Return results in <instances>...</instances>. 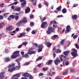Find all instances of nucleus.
<instances>
[{"label": "nucleus", "instance_id": "28", "mask_svg": "<svg viewBox=\"0 0 79 79\" xmlns=\"http://www.w3.org/2000/svg\"><path fill=\"white\" fill-rule=\"evenodd\" d=\"M43 56H39L38 58H37L36 60V61H39V60H41L42 59V57Z\"/></svg>", "mask_w": 79, "mask_h": 79}, {"label": "nucleus", "instance_id": "57", "mask_svg": "<svg viewBox=\"0 0 79 79\" xmlns=\"http://www.w3.org/2000/svg\"><path fill=\"white\" fill-rule=\"evenodd\" d=\"M21 53L22 55H24V52L22 51L21 52Z\"/></svg>", "mask_w": 79, "mask_h": 79}, {"label": "nucleus", "instance_id": "30", "mask_svg": "<svg viewBox=\"0 0 79 79\" xmlns=\"http://www.w3.org/2000/svg\"><path fill=\"white\" fill-rule=\"evenodd\" d=\"M15 11H21V8L20 7H18L16 8L15 10Z\"/></svg>", "mask_w": 79, "mask_h": 79}, {"label": "nucleus", "instance_id": "46", "mask_svg": "<svg viewBox=\"0 0 79 79\" xmlns=\"http://www.w3.org/2000/svg\"><path fill=\"white\" fill-rule=\"evenodd\" d=\"M75 46H76V48H79V46H78V45H77V43L76 44Z\"/></svg>", "mask_w": 79, "mask_h": 79}, {"label": "nucleus", "instance_id": "56", "mask_svg": "<svg viewBox=\"0 0 79 79\" xmlns=\"http://www.w3.org/2000/svg\"><path fill=\"white\" fill-rule=\"evenodd\" d=\"M47 69H48V68H47V69H45V68H43V71H47Z\"/></svg>", "mask_w": 79, "mask_h": 79}, {"label": "nucleus", "instance_id": "48", "mask_svg": "<svg viewBox=\"0 0 79 79\" xmlns=\"http://www.w3.org/2000/svg\"><path fill=\"white\" fill-rule=\"evenodd\" d=\"M63 16L62 15H59L57 16V18H63Z\"/></svg>", "mask_w": 79, "mask_h": 79}, {"label": "nucleus", "instance_id": "31", "mask_svg": "<svg viewBox=\"0 0 79 79\" xmlns=\"http://www.w3.org/2000/svg\"><path fill=\"white\" fill-rule=\"evenodd\" d=\"M10 18H11L12 19H14L15 18V16L14 15H10L9 16Z\"/></svg>", "mask_w": 79, "mask_h": 79}, {"label": "nucleus", "instance_id": "60", "mask_svg": "<svg viewBox=\"0 0 79 79\" xmlns=\"http://www.w3.org/2000/svg\"><path fill=\"white\" fill-rule=\"evenodd\" d=\"M22 46H23V45L22 44H21L19 45V46L18 47V48H21V47H22Z\"/></svg>", "mask_w": 79, "mask_h": 79}, {"label": "nucleus", "instance_id": "50", "mask_svg": "<svg viewBox=\"0 0 79 79\" xmlns=\"http://www.w3.org/2000/svg\"><path fill=\"white\" fill-rule=\"evenodd\" d=\"M29 62H25L24 65H29Z\"/></svg>", "mask_w": 79, "mask_h": 79}, {"label": "nucleus", "instance_id": "16", "mask_svg": "<svg viewBox=\"0 0 79 79\" xmlns=\"http://www.w3.org/2000/svg\"><path fill=\"white\" fill-rule=\"evenodd\" d=\"M23 23L22 22L21 20H20L19 22L17 23L16 24V25L18 27H20L21 26V24H22Z\"/></svg>", "mask_w": 79, "mask_h": 79}, {"label": "nucleus", "instance_id": "43", "mask_svg": "<svg viewBox=\"0 0 79 79\" xmlns=\"http://www.w3.org/2000/svg\"><path fill=\"white\" fill-rule=\"evenodd\" d=\"M78 37V35H75L73 36V39H75L77 38V37Z\"/></svg>", "mask_w": 79, "mask_h": 79}, {"label": "nucleus", "instance_id": "32", "mask_svg": "<svg viewBox=\"0 0 79 79\" xmlns=\"http://www.w3.org/2000/svg\"><path fill=\"white\" fill-rule=\"evenodd\" d=\"M65 41V40H61V41L60 42V44L62 45L64 44V42Z\"/></svg>", "mask_w": 79, "mask_h": 79}, {"label": "nucleus", "instance_id": "59", "mask_svg": "<svg viewBox=\"0 0 79 79\" xmlns=\"http://www.w3.org/2000/svg\"><path fill=\"white\" fill-rule=\"evenodd\" d=\"M34 45L35 47H37V46H38V44H37L35 43L34 44Z\"/></svg>", "mask_w": 79, "mask_h": 79}, {"label": "nucleus", "instance_id": "17", "mask_svg": "<svg viewBox=\"0 0 79 79\" xmlns=\"http://www.w3.org/2000/svg\"><path fill=\"white\" fill-rule=\"evenodd\" d=\"M52 44L50 42H48L46 43V45L47 46V47H50L52 45Z\"/></svg>", "mask_w": 79, "mask_h": 79}, {"label": "nucleus", "instance_id": "24", "mask_svg": "<svg viewBox=\"0 0 79 79\" xmlns=\"http://www.w3.org/2000/svg\"><path fill=\"white\" fill-rule=\"evenodd\" d=\"M68 73V70H66L65 71L62 73L63 75H66Z\"/></svg>", "mask_w": 79, "mask_h": 79}, {"label": "nucleus", "instance_id": "18", "mask_svg": "<svg viewBox=\"0 0 79 79\" xmlns=\"http://www.w3.org/2000/svg\"><path fill=\"white\" fill-rule=\"evenodd\" d=\"M45 24H47V22H43L41 25V27H42V28H44V27H45Z\"/></svg>", "mask_w": 79, "mask_h": 79}, {"label": "nucleus", "instance_id": "6", "mask_svg": "<svg viewBox=\"0 0 79 79\" xmlns=\"http://www.w3.org/2000/svg\"><path fill=\"white\" fill-rule=\"evenodd\" d=\"M38 48H40L38 50V52H40L42 51V48H44V46L43 45H40L38 46Z\"/></svg>", "mask_w": 79, "mask_h": 79}, {"label": "nucleus", "instance_id": "47", "mask_svg": "<svg viewBox=\"0 0 79 79\" xmlns=\"http://www.w3.org/2000/svg\"><path fill=\"white\" fill-rule=\"evenodd\" d=\"M3 19V16L2 15H0V20H2Z\"/></svg>", "mask_w": 79, "mask_h": 79}, {"label": "nucleus", "instance_id": "9", "mask_svg": "<svg viewBox=\"0 0 79 79\" xmlns=\"http://www.w3.org/2000/svg\"><path fill=\"white\" fill-rule=\"evenodd\" d=\"M71 54L73 56V58H76L77 56V53H76L74 52H72Z\"/></svg>", "mask_w": 79, "mask_h": 79}, {"label": "nucleus", "instance_id": "21", "mask_svg": "<svg viewBox=\"0 0 79 79\" xmlns=\"http://www.w3.org/2000/svg\"><path fill=\"white\" fill-rule=\"evenodd\" d=\"M21 21H22V23H25L27 22V19L26 18H24L23 19V20H21Z\"/></svg>", "mask_w": 79, "mask_h": 79}, {"label": "nucleus", "instance_id": "62", "mask_svg": "<svg viewBox=\"0 0 79 79\" xmlns=\"http://www.w3.org/2000/svg\"><path fill=\"white\" fill-rule=\"evenodd\" d=\"M78 6V4H74L73 5V7H76L77 6Z\"/></svg>", "mask_w": 79, "mask_h": 79}, {"label": "nucleus", "instance_id": "37", "mask_svg": "<svg viewBox=\"0 0 79 79\" xmlns=\"http://www.w3.org/2000/svg\"><path fill=\"white\" fill-rule=\"evenodd\" d=\"M46 33H47V34L49 35V34H51V31H50L49 30H48V31H46Z\"/></svg>", "mask_w": 79, "mask_h": 79}, {"label": "nucleus", "instance_id": "52", "mask_svg": "<svg viewBox=\"0 0 79 79\" xmlns=\"http://www.w3.org/2000/svg\"><path fill=\"white\" fill-rule=\"evenodd\" d=\"M35 2L33 3V5L34 6L36 5V2H37V0H34Z\"/></svg>", "mask_w": 79, "mask_h": 79}, {"label": "nucleus", "instance_id": "42", "mask_svg": "<svg viewBox=\"0 0 79 79\" xmlns=\"http://www.w3.org/2000/svg\"><path fill=\"white\" fill-rule=\"evenodd\" d=\"M22 6H25L26 5V1L21 4Z\"/></svg>", "mask_w": 79, "mask_h": 79}, {"label": "nucleus", "instance_id": "53", "mask_svg": "<svg viewBox=\"0 0 79 79\" xmlns=\"http://www.w3.org/2000/svg\"><path fill=\"white\" fill-rule=\"evenodd\" d=\"M43 75H44V73H40L39 74V76H41Z\"/></svg>", "mask_w": 79, "mask_h": 79}, {"label": "nucleus", "instance_id": "54", "mask_svg": "<svg viewBox=\"0 0 79 79\" xmlns=\"http://www.w3.org/2000/svg\"><path fill=\"white\" fill-rule=\"evenodd\" d=\"M44 4L46 6H48V4L47 2H45L44 3Z\"/></svg>", "mask_w": 79, "mask_h": 79}, {"label": "nucleus", "instance_id": "8", "mask_svg": "<svg viewBox=\"0 0 79 79\" xmlns=\"http://www.w3.org/2000/svg\"><path fill=\"white\" fill-rule=\"evenodd\" d=\"M48 30L51 32H55V28L52 27H48Z\"/></svg>", "mask_w": 79, "mask_h": 79}, {"label": "nucleus", "instance_id": "19", "mask_svg": "<svg viewBox=\"0 0 79 79\" xmlns=\"http://www.w3.org/2000/svg\"><path fill=\"white\" fill-rule=\"evenodd\" d=\"M71 27H70V26H68L66 27V31L67 32H69V31H70V28Z\"/></svg>", "mask_w": 79, "mask_h": 79}, {"label": "nucleus", "instance_id": "36", "mask_svg": "<svg viewBox=\"0 0 79 79\" xmlns=\"http://www.w3.org/2000/svg\"><path fill=\"white\" fill-rule=\"evenodd\" d=\"M61 56L63 58L64 60H66V57L63 55H62Z\"/></svg>", "mask_w": 79, "mask_h": 79}, {"label": "nucleus", "instance_id": "35", "mask_svg": "<svg viewBox=\"0 0 79 79\" xmlns=\"http://www.w3.org/2000/svg\"><path fill=\"white\" fill-rule=\"evenodd\" d=\"M27 42H24L23 43H22V45H25V46H26V45H27Z\"/></svg>", "mask_w": 79, "mask_h": 79}, {"label": "nucleus", "instance_id": "29", "mask_svg": "<svg viewBox=\"0 0 79 79\" xmlns=\"http://www.w3.org/2000/svg\"><path fill=\"white\" fill-rule=\"evenodd\" d=\"M77 16L76 15H74L72 17V19H75L77 18Z\"/></svg>", "mask_w": 79, "mask_h": 79}, {"label": "nucleus", "instance_id": "23", "mask_svg": "<svg viewBox=\"0 0 79 79\" xmlns=\"http://www.w3.org/2000/svg\"><path fill=\"white\" fill-rule=\"evenodd\" d=\"M12 27L11 26H9V27H7L6 28V30L7 31H11V28Z\"/></svg>", "mask_w": 79, "mask_h": 79}, {"label": "nucleus", "instance_id": "64", "mask_svg": "<svg viewBox=\"0 0 79 79\" xmlns=\"http://www.w3.org/2000/svg\"><path fill=\"white\" fill-rule=\"evenodd\" d=\"M21 79H27V78L26 77H22Z\"/></svg>", "mask_w": 79, "mask_h": 79}, {"label": "nucleus", "instance_id": "11", "mask_svg": "<svg viewBox=\"0 0 79 79\" xmlns=\"http://www.w3.org/2000/svg\"><path fill=\"white\" fill-rule=\"evenodd\" d=\"M4 60L5 61V62L7 63V62H9L11 61V60L10 59V57H7L4 59Z\"/></svg>", "mask_w": 79, "mask_h": 79}, {"label": "nucleus", "instance_id": "20", "mask_svg": "<svg viewBox=\"0 0 79 79\" xmlns=\"http://www.w3.org/2000/svg\"><path fill=\"white\" fill-rule=\"evenodd\" d=\"M70 51H65L64 52V54L65 56H68V55Z\"/></svg>", "mask_w": 79, "mask_h": 79}, {"label": "nucleus", "instance_id": "7", "mask_svg": "<svg viewBox=\"0 0 79 79\" xmlns=\"http://www.w3.org/2000/svg\"><path fill=\"white\" fill-rule=\"evenodd\" d=\"M5 73V71H3V72H1L0 73V79H2L4 78L5 76L3 75Z\"/></svg>", "mask_w": 79, "mask_h": 79}, {"label": "nucleus", "instance_id": "12", "mask_svg": "<svg viewBox=\"0 0 79 79\" xmlns=\"http://www.w3.org/2000/svg\"><path fill=\"white\" fill-rule=\"evenodd\" d=\"M23 76L25 77H29V74L28 73H25L22 74Z\"/></svg>", "mask_w": 79, "mask_h": 79}, {"label": "nucleus", "instance_id": "27", "mask_svg": "<svg viewBox=\"0 0 79 79\" xmlns=\"http://www.w3.org/2000/svg\"><path fill=\"white\" fill-rule=\"evenodd\" d=\"M62 12L63 13H66L67 12V10L66 8H64L62 10Z\"/></svg>", "mask_w": 79, "mask_h": 79}, {"label": "nucleus", "instance_id": "15", "mask_svg": "<svg viewBox=\"0 0 79 79\" xmlns=\"http://www.w3.org/2000/svg\"><path fill=\"white\" fill-rule=\"evenodd\" d=\"M28 53L29 55H32V54H35V52L34 51H28Z\"/></svg>", "mask_w": 79, "mask_h": 79}, {"label": "nucleus", "instance_id": "51", "mask_svg": "<svg viewBox=\"0 0 79 79\" xmlns=\"http://www.w3.org/2000/svg\"><path fill=\"white\" fill-rule=\"evenodd\" d=\"M31 26H34V23L31 22L30 23Z\"/></svg>", "mask_w": 79, "mask_h": 79}, {"label": "nucleus", "instance_id": "4", "mask_svg": "<svg viewBox=\"0 0 79 79\" xmlns=\"http://www.w3.org/2000/svg\"><path fill=\"white\" fill-rule=\"evenodd\" d=\"M61 6H60L56 8V10L54 11V13H58V11H61Z\"/></svg>", "mask_w": 79, "mask_h": 79}, {"label": "nucleus", "instance_id": "3", "mask_svg": "<svg viewBox=\"0 0 79 79\" xmlns=\"http://www.w3.org/2000/svg\"><path fill=\"white\" fill-rule=\"evenodd\" d=\"M54 62L56 65H57L60 63V59L58 57H57L56 60H54Z\"/></svg>", "mask_w": 79, "mask_h": 79}, {"label": "nucleus", "instance_id": "22", "mask_svg": "<svg viewBox=\"0 0 79 79\" xmlns=\"http://www.w3.org/2000/svg\"><path fill=\"white\" fill-rule=\"evenodd\" d=\"M17 57L18 56H16L15 54H13L11 56V58H12V59H15L16 58H17Z\"/></svg>", "mask_w": 79, "mask_h": 79}, {"label": "nucleus", "instance_id": "5", "mask_svg": "<svg viewBox=\"0 0 79 79\" xmlns=\"http://www.w3.org/2000/svg\"><path fill=\"white\" fill-rule=\"evenodd\" d=\"M26 36V33L23 32V33H21L18 36L19 38H21V37H25Z\"/></svg>", "mask_w": 79, "mask_h": 79}, {"label": "nucleus", "instance_id": "38", "mask_svg": "<svg viewBox=\"0 0 79 79\" xmlns=\"http://www.w3.org/2000/svg\"><path fill=\"white\" fill-rule=\"evenodd\" d=\"M15 20H18L19 19V16L18 15H16L15 16Z\"/></svg>", "mask_w": 79, "mask_h": 79}, {"label": "nucleus", "instance_id": "41", "mask_svg": "<svg viewBox=\"0 0 79 79\" xmlns=\"http://www.w3.org/2000/svg\"><path fill=\"white\" fill-rule=\"evenodd\" d=\"M18 1H16L11 5H17V4H18Z\"/></svg>", "mask_w": 79, "mask_h": 79}, {"label": "nucleus", "instance_id": "45", "mask_svg": "<svg viewBox=\"0 0 79 79\" xmlns=\"http://www.w3.org/2000/svg\"><path fill=\"white\" fill-rule=\"evenodd\" d=\"M38 6L39 7V8H42V5H41V4H39L38 5Z\"/></svg>", "mask_w": 79, "mask_h": 79}, {"label": "nucleus", "instance_id": "10", "mask_svg": "<svg viewBox=\"0 0 79 79\" xmlns=\"http://www.w3.org/2000/svg\"><path fill=\"white\" fill-rule=\"evenodd\" d=\"M53 61L52 60H49L48 62H47L46 64V65H51L52 64Z\"/></svg>", "mask_w": 79, "mask_h": 79}, {"label": "nucleus", "instance_id": "26", "mask_svg": "<svg viewBox=\"0 0 79 79\" xmlns=\"http://www.w3.org/2000/svg\"><path fill=\"white\" fill-rule=\"evenodd\" d=\"M22 56L23 58H27L29 57V56H28V55H27V54H25L23 55Z\"/></svg>", "mask_w": 79, "mask_h": 79}, {"label": "nucleus", "instance_id": "2", "mask_svg": "<svg viewBox=\"0 0 79 79\" xmlns=\"http://www.w3.org/2000/svg\"><path fill=\"white\" fill-rule=\"evenodd\" d=\"M20 75L21 74L19 73L15 74L11 77V79H18V77H20Z\"/></svg>", "mask_w": 79, "mask_h": 79}, {"label": "nucleus", "instance_id": "39", "mask_svg": "<svg viewBox=\"0 0 79 79\" xmlns=\"http://www.w3.org/2000/svg\"><path fill=\"white\" fill-rule=\"evenodd\" d=\"M8 15V13H4V16L5 18H6V17H7V16H7V15Z\"/></svg>", "mask_w": 79, "mask_h": 79}, {"label": "nucleus", "instance_id": "34", "mask_svg": "<svg viewBox=\"0 0 79 79\" xmlns=\"http://www.w3.org/2000/svg\"><path fill=\"white\" fill-rule=\"evenodd\" d=\"M4 23H3L0 24V28H2V27H3V26H4Z\"/></svg>", "mask_w": 79, "mask_h": 79}, {"label": "nucleus", "instance_id": "40", "mask_svg": "<svg viewBox=\"0 0 79 79\" xmlns=\"http://www.w3.org/2000/svg\"><path fill=\"white\" fill-rule=\"evenodd\" d=\"M69 61H67L65 62V64L66 66H68V65H69Z\"/></svg>", "mask_w": 79, "mask_h": 79}, {"label": "nucleus", "instance_id": "14", "mask_svg": "<svg viewBox=\"0 0 79 79\" xmlns=\"http://www.w3.org/2000/svg\"><path fill=\"white\" fill-rule=\"evenodd\" d=\"M19 51H15L14 53H13V55H15L17 56H18L19 55Z\"/></svg>", "mask_w": 79, "mask_h": 79}, {"label": "nucleus", "instance_id": "13", "mask_svg": "<svg viewBox=\"0 0 79 79\" xmlns=\"http://www.w3.org/2000/svg\"><path fill=\"white\" fill-rule=\"evenodd\" d=\"M30 8L29 7H27V8L25 10V13H28L30 12Z\"/></svg>", "mask_w": 79, "mask_h": 79}, {"label": "nucleus", "instance_id": "25", "mask_svg": "<svg viewBox=\"0 0 79 79\" xmlns=\"http://www.w3.org/2000/svg\"><path fill=\"white\" fill-rule=\"evenodd\" d=\"M55 52L56 53H60L61 52V50L60 49H57V50L55 51Z\"/></svg>", "mask_w": 79, "mask_h": 79}, {"label": "nucleus", "instance_id": "1", "mask_svg": "<svg viewBox=\"0 0 79 79\" xmlns=\"http://www.w3.org/2000/svg\"><path fill=\"white\" fill-rule=\"evenodd\" d=\"M15 64H9L7 67V68H9L8 69V71L9 72H12V71H13L15 69L16 70H19L21 68V66H16L15 67Z\"/></svg>", "mask_w": 79, "mask_h": 79}, {"label": "nucleus", "instance_id": "61", "mask_svg": "<svg viewBox=\"0 0 79 79\" xmlns=\"http://www.w3.org/2000/svg\"><path fill=\"white\" fill-rule=\"evenodd\" d=\"M11 8L12 10H15V6H12L11 7Z\"/></svg>", "mask_w": 79, "mask_h": 79}, {"label": "nucleus", "instance_id": "63", "mask_svg": "<svg viewBox=\"0 0 79 79\" xmlns=\"http://www.w3.org/2000/svg\"><path fill=\"white\" fill-rule=\"evenodd\" d=\"M55 56H56V54L54 53L53 54V58H55Z\"/></svg>", "mask_w": 79, "mask_h": 79}, {"label": "nucleus", "instance_id": "33", "mask_svg": "<svg viewBox=\"0 0 79 79\" xmlns=\"http://www.w3.org/2000/svg\"><path fill=\"white\" fill-rule=\"evenodd\" d=\"M53 38L54 39H58V36L56 35H53Z\"/></svg>", "mask_w": 79, "mask_h": 79}, {"label": "nucleus", "instance_id": "55", "mask_svg": "<svg viewBox=\"0 0 79 79\" xmlns=\"http://www.w3.org/2000/svg\"><path fill=\"white\" fill-rule=\"evenodd\" d=\"M29 31H30V28H27L26 29V31H27V32H29Z\"/></svg>", "mask_w": 79, "mask_h": 79}, {"label": "nucleus", "instance_id": "44", "mask_svg": "<svg viewBox=\"0 0 79 79\" xmlns=\"http://www.w3.org/2000/svg\"><path fill=\"white\" fill-rule=\"evenodd\" d=\"M73 52H74L75 53H77V51L76 49H73Z\"/></svg>", "mask_w": 79, "mask_h": 79}, {"label": "nucleus", "instance_id": "49", "mask_svg": "<svg viewBox=\"0 0 79 79\" xmlns=\"http://www.w3.org/2000/svg\"><path fill=\"white\" fill-rule=\"evenodd\" d=\"M29 79H33V77L31 75H29Z\"/></svg>", "mask_w": 79, "mask_h": 79}, {"label": "nucleus", "instance_id": "58", "mask_svg": "<svg viewBox=\"0 0 79 79\" xmlns=\"http://www.w3.org/2000/svg\"><path fill=\"white\" fill-rule=\"evenodd\" d=\"M74 71H75L74 69H70V71H71V72H74Z\"/></svg>", "mask_w": 79, "mask_h": 79}]
</instances>
